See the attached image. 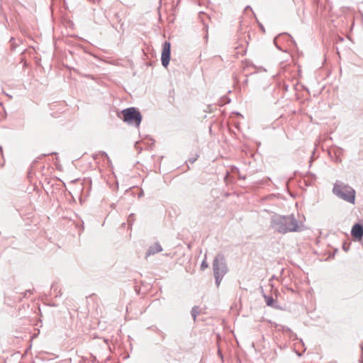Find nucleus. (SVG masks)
I'll list each match as a JSON object with an SVG mask.
<instances>
[{
    "label": "nucleus",
    "instance_id": "nucleus-1",
    "mask_svg": "<svg viewBox=\"0 0 363 363\" xmlns=\"http://www.w3.org/2000/svg\"><path fill=\"white\" fill-rule=\"evenodd\" d=\"M272 227L274 231L281 234L296 232L301 229L293 216L275 217L272 220Z\"/></svg>",
    "mask_w": 363,
    "mask_h": 363
},
{
    "label": "nucleus",
    "instance_id": "nucleus-2",
    "mask_svg": "<svg viewBox=\"0 0 363 363\" xmlns=\"http://www.w3.org/2000/svg\"><path fill=\"white\" fill-rule=\"evenodd\" d=\"M122 120L130 125L138 128L142 121V115L135 107L123 109L121 111Z\"/></svg>",
    "mask_w": 363,
    "mask_h": 363
},
{
    "label": "nucleus",
    "instance_id": "nucleus-3",
    "mask_svg": "<svg viewBox=\"0 0 363 363\" xmlns=\"http://www.w3.org/2000/svg\"><path fill=\"white\" fill-rule=\"evenodd\" d=\"M333 191L342 199L352 203H354L355 191L352 187L345 185L342 182H336Z\"/></svg>",
    "mask_w": 363,
    "mask_h": 363
},
{
    "label": "nucleus",
    "instance_id": "nucleus-4",
    "mask_svg": "<svg viewBox=\"0 0 363 363\" xmlns=\"http://www.w3.org/2000/svg\"><path fill=\"white\" fill-rule=\"evenodd\" d=\"M213 267L216 283L217 286H219L223 276L228 271L223 257L217 256L213 261Z\"/></svg>",
    "mask_w": 363,
    "mask_h": 363
},
{
    "label": "nucleus",
    "instance_id": "nucleus-5",
    "mask_svg": "<svg viewBox=\"0 0 363 363\" xmlns=\"http://www.w3.org/2000/svg\"><path fill=\"white\" fill-rule=\"evenodd\" d=\"M170 48L171 45L169 42H165L163 45L162 52V64L164 67H167L169 65L170 60Z\"/></svg>",
    "mask_w": 363,
    "mask_h": 363
},
{
    "label": "nucleus",
    "instance_id": "nucleus-6",
    "mask_svg": "<svg viewBox=\"0 0 363 363\" xmlns=\"http://www.w3.org/2000/svg\"><path fill=\"white\" fill-rule=\"evenodd\" d=\"M351 234L357 240H361L363 237V225L359 223L354 224L352 228Z\"/></svg>",
    "mask_w": 363,
    "mask_h": 363
},
{
    "label": "nucleus",
    "instance_id": "nucleus-7",
    "mask_svg": "<svg viewBox=\"0 0 363 363\" xmlns=\"http://www.w3.org/2000/svg\"><path fill=\"white\" fill-rule=\"evenodd\" d=\"M159 252V244L157 242L155 243L154 245H152L149 247L146 253V258L149 256L155 255Z\"/></svg>",
    "mask_w": 363,
    "mask_h": 363
},
{
    "label": "nucleus",
    "instance_id": "nucleus-8",
    "mask_svg": "<svg viewBox=\"0 0 363 363\" xmlns=\"http://www.w3.org/2000/svg\"><path fill=\"white\" fill-rule=\"evenodd\" d=\"M274 299L272 297H267L266 298V303L268 306H273Z\"/></svg>",
    "mask_w": 363,
    "mask_h": 363
},
{
    "label": "nucleus",
    "instance_id": "nucleus-9",
    "mask_svg": "<svg viewBox=\"0 0 363 363\" xmlns=\"http://www.w3.org/2000/svg\"><path fill=\"white\" fill-rule=\"evenodd\" d=\"M202 269H204L205 267H207V264L203 262L201 264Z\"/></svg>",
    "mask_w": 363,
    "mask_h": 363
}]
</instances>
